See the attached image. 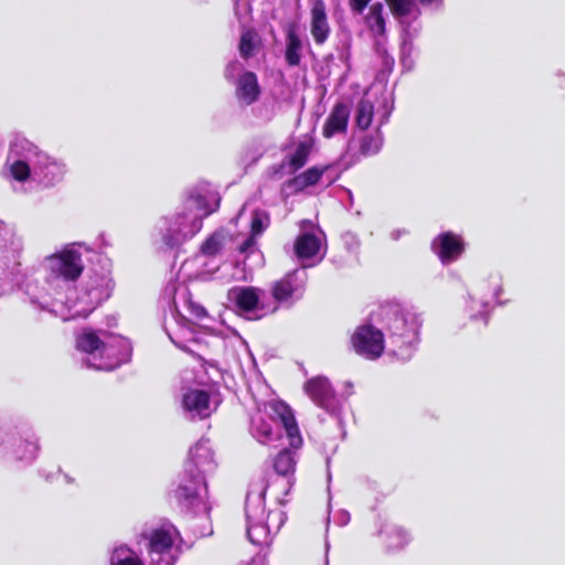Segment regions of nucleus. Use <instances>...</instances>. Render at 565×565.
<instances>
[{
	"label": "nucleus",
	"instance_id": "obj_1",
	"mask_svg": "<svg viewBox=\"0 0 565 565\" xmlns=\"http://www.w3.org/2000/svg\"><path fill=\"white\" fill-rule=\"evenodd\" d=\"M52 274L53 295L31 296L30 301L40 310H46L63 321L86 318L104 300L108 299L114 287L108 275L90 277L81 289L74 287L83 269L82 254L75 245L45 258Z\"/></svg>",
	"mask_w": 565,
	"mask_h": 565
},
{
	"label": "nucleus",
	"instance_id": "obj_2",
	"mask_svg": "<svg viewBox=\"0 0 565 565\" xmlns=\"http://www.w3.org/2000/svg\"><path fill=\"white\" fill-rule=\"evenodd\" d=\"M6 166L14 181H33L45 186L61 182L66 173L62 161L20 134H15L10 141Z\"/></svg>",
	"mask_w": 565,
	"mask_h": 565
},
{
	"label": "nucleus",
	"instance_id": "obj_3",
	"mask_svg": "<svg viewBox=\"0 0 565 565\" xmlns=\"http://www.w3.org/2000/svg\"><path fill=\"white\" fill-rule=\"evenodd\" d=\"M76 349L85 354L87 367L111 371L127 362L131 355L128 339L106 330L83 329L76 335Z\"/></svg>",
	"mask_w": 565,
	"mask_h": 565
},
{
	"label": "nucleus",
	"instance_id": "obj_4",
	"mask_svg": "<svg viewBox=\"0 0 565 565\" xmlns=\"http://www.w3.org/2000/svg\"><path fill=\"white\" fill-rule=\"evenodd\" d=\"M267 482L257 479L249 484L245 501V516L248 540L255 545H267L278 533L286 520L281 510L266 512L265 494Z\"/></svg>",
	"mask_w": 565,
	"mask_h": 565
},
{
	"label": "nucleus",
	"instance_id": "obj_5",
	"mask_svg": "<svg viewBox=\"0 0 565 565\" xmlns=\"http://www.w3.org/2000/svg\"><path fill=\"white\" fill-rule=\"evenodd\" d=\"M379 318L386 331L391 353L402 361L409 360L418 340V315L399 305H386L381 307Z\"/></svg>",
	"mask_w": 565,
	"mask_h": 565
},
{
	"label": "nucleus",
	"instance_id": "obj_6",
	"mask_svg": "<svg viewBox=\"0 0 565 565\" xmlns=\"http://www.w3.org/2000/svg\"><path fill=\"white\" fill-rule=\"evenodd\" d=\"M284 428L290 447L298 449L302 445L296 419L290 407L279 401L265 404L250 417V433L259 443L267 444L276 439Z\"/></svg>",
	"mask_w": 565,
	"mask_h": 565
},
{
	"label": "nucleus",
	"instance_id": "obj_7",
	"mask_svg": "<svg viewBox=\"0 0 565 565\" xmlns=\"http://www.w3.org/2000/svg\"><path fill=\"white\" fill-rule=\"evenodd\" d=\"M202 221L203 217L182 203L175 213L158 222L157 231L162 243L174 248L195 236L202 228Z\"/></svg>",
	"mask_w": 565,
	"mask_h": 565
},
{
	"label": "nucleus",
	"instance_id": "obj_8",
	"mask_svg": "<svg viewBox=\"0 0 565 565\" xmlns=\"http://www.w3.org/2000/svg\"><path fill=\"white\" fill-rule=\"evenodd\" d=\"M147 541L150 565H174L180 554L179 532L174 525L166 523L141 533Z\"/></svg>",
	"mask_w": 565,
	"mask_h": 565
},
{
	"label": "nucleus",
	"instance_id": "obj_9",
	"mask_svg": "<svg viewBox=\"0 0 565 565\" xmlns=\"http://www.w3.org/2000/svg\"><path fill=\"white\" fill-rule=\"evenodd\" d=\"M174 498L179 505L194 514L207 515L211 505L207 501V486L205 477L184 469L180 482L174 490Z\"/></svg>",
	"mask_w": 565,
	"mask_h": 565
},
{
	"label": "nucleus",
	"instance_id": "obj_10",
	"mask_svg": "<svg viewBox=\"0 0 565 565\" xmlns=\"http://www.w3.org/2000/svg\"><path fill=\"white\" fill-rule=\"evenodd\" d=\"M22 250V237L12 226L0 221V296L3 294L4 285L18 271Z\"/></svg>",
	"mask_w": 565,
	"mask_h": 565
},
{
	"label": "nucleus",
	"instance_id": "obj_11",
	"mask_svg": "<svg viewBox=\"0 0 565 565\" xmlns=\"http://www.w3.org/2000/svg\"><path fill=\"white\" fill-rule=\"evenodd\" d=\"M324 233L311 221L300 222V233L294 245L295 254L302 267H309L319 263L326 254Z\"/></svg>",
	"mask_w": 565,
	"mask_h": 565
},
{
	"label": "nucleus",
	"instance_id": "obj_12",
	"mask_svg": "<svg viewBox=\"0 0 565 565\" xmlns=\"http://www.w3.org/2000/svg\"><path fill=\"white\" fill-rule=\"evenodd\" d=\"M393 110L391 96L381 90L380 93L370 89L364 93L363 97L355 108V124L360 129H367L373 119L379 120V125H384Z\"/></svg>",
	"mask_w": 565,
	"mask_h": 565
},
{
	"label": "nucleus",
	"instance_id": "obj_13",
	"mask_svg": "<svg viewBox=\"0 0 565 565\" xmlns=\"http://www.w3.org/2000/svg\"><path fill=\"white\" fill-rule=\"evenodd\" d=\"M264 294L256 287H233L227 292V299L239 315L248 319H260L276 310V307L270 309L265 306L262 300Z\"/></svg>",
	"mask_w": 565,
	"mask_h": 565
},
{
	"label": "nucleus",
	"instance_id": "obj_14",
	"mask_svg": "<svg viewBox=\"0 0 565 565\" xmlns=\"http://www.w3.org/2000/svg\"><path fill=\"white\" fill-rule=\"evenodd\" d=\"M32 437L29 434L22 436L17 431L0 429V455H11L20 461H33L38 456L39 445Z\"/></svg>",
	"mask_w": 565,
	"mask_h": 565
},
{
	"label": "nucleus",
	"instance_id": "obj_15",
	"mask_svg": "<svg viewBox=\"0 0 565 565\" xmlns=\"http://www.w3.org/2000/svg\"><path fill=\"white\" fill-rule=\"evenodd\" d=\"M351 343L359 355L367 360H376L384 351L383 331L371 324H362L352 334Z\"/></svg>",
	"mask_w": 565,
	"mask_h": 565
},
{
	"label": "nucleus",
	"instance_id": "obj_16",
	"mask_svg": "<svg viewBox=\"0 0 565 565\" xmlns=\"http://www.w3.org/2000/svg\"><path fill=\"white\" fill-rule=\"evenodd\" d=\"M220 201V194L211 183L199 182L188 190L183 204L204 218L217 210Z\"/></svg>",
	"mask_w": 565,
	"mask_h": 565
},
{
	"label": "nucleus",
	"instance_id": "obj_17",
	"mask_svg": "<svg viewBox=\"0 0 565 565\" xmlns=\"http://www.w3.org/2000/svg\"><path fill=\"white\" fill-rule=\"evenodd\" d=\"M307 279V274L302 269L288 273L274 284L271 289L274 299L279 303L292 305L303 296Z\"/></svg>",
	"mask_w": 565,
	"mask_h": 565
},
{
	"label": "nucleus",
	"instance_id": "obj_18",
	"mask_svg": "<svg viewBox=\"0 0 565 565\" xmlns=\"http://www.w3.org/2000/svg\"><path fill=\"white\" fill-rule=\"evenodd\" d=\"M305 391L316 405L331 415H338L341 402L327 377L316 376L308 380L305 383Z\"/></svg>",
	"mask_w": 565,
	"mask_h": 565
},
{
	"label": "nucleus",
	"instance_id": "obj_19",
	"mask_svg": "<svg viewBox=\"0 0 565 565\" xmlns=\"http://www.w3.org/2000/svg\"><path fill=\"white\" fill-rule=\"evenodd\" d=\"M184 469L204 477L215 469L214 454L207 439L199 440L190 449Z\"/></svg>",
	"mask_w": 565,
	"mask_h": 565
},
{
	"label": "nucleus",
	"instance_id": "obj_20",
	"mask_svg": "<svg viewBox=\"0 0 565 565\" xmlns=\"http://www.w3.org/2000/svg\"><path fill=\"white\" fill-rule=\"evenodd\" d=\"M365 24L372 35L376 39V46L379 52L383 54L384 65L387 68H392L394 65V58L388 56L386 51L381 46V38L385 36L386 22L384 18V6L381 2L373 3L370 7L369 13L364 18Z\"/></svg>",
	"mask_w": 565,
	"mask_h": 565
},
{
	"label": "nucleus",
	"instance_id": "obj_21",
	"mask_svg": "<svg viewBox=\"0 0 565 565\" xmlns=\"http://www.w3.org/2000/svg\"><path fill=\"white\" fill-rule=\"evenodd\" d=\"M181 404L184 415L190 419L206 418L213 412L210 395L203 390H188L182 395Z\"/></svg>",
	"mask_w": 565,
	"mask_h": 565
},
{
	"label": "nucleus",
	"instance_id": "obj_22",
	"mask_svg": "<svg viewBox=\"0 0 565 565\" xmlns=\"http://www.w3.org/2000/svg\"><path fill=\"white\" fill-rule=\"evenodd\" d=\"M433 250L437 254L443 264H449L460 257L463 252V241L459 235L445 232L438 235L431 244Z\"/></svg>",
	"mask_w": 565,
	"mask_h": 565
},
{
	"label": "nucleus",
	"instance_id": "obj_23",
	"mask_svg": "<svg viewBox=\"0 0 565 565\" xmlns=\"http://www.w3.org/2000/svg\"><path fill=\"white\" fill-rule=\"evenodd\" d=\"M310 33L318 45L326 43L331 33L327 8L323 0H311Z\"/></svg>",
	"mask_w": 565,
	"mask_h": 565
},
{
	"label": "nucleus",
	"instance_id": "obj_24",
	"mask_svg": "<svg viewBox=\"0 0 565 565\" xmlns=\"http://www.w3.org/2000/svg\"><path fill=\"white\" fill-rule=\"evenodd\" d=\"M392 13L404 26L405 36L412 39L418 33L417 28H412L411 22L415 21L420 11L414 0H386Z\"/></svg>",
	"mask_w": 565,
	"mask_h": 565
},
{
	"label": "nucleus",
	"instance_id": "obj_25",
	"mask_svg": "<svg viewBox=\"0 0 565 565\" xmlns=\"http://www.w3.org/2000/svg\"><path fill=\"white\" fill-rule=\"evenodd\" d=\"M351 109L345 103H338L331 109L323 125L322 135L332 138L337 135H344L348 129Z\"/></svg>",
	"mask_w": 565,
	"mask_h": 565
},
{
	"label": "nucleus",
	"instance_id": "obj_26",
	"mask_svg": "<svg viewBox=\"0 0 565 565\" xmlns=\"http://www.w3.org/2000/svg\"><path fill=\"white\" fill-rule=\"evenodd\" d=\"M260 94L257 76L253 72H244L236 82L235 95L243 106L254 104Z\"/></svg>",
	"mask_w": 565,
	"mask_h": 565
},
{
	"label": "nucleus",
	"instance_id": "obj_27",
	"mask_svg": "<svg viewBox=\"0 0 565 565\" xmlns=\"http://www.w3.org/2000/svg\"><path fill=\"white\" fill-rule=\"evenodd\" d=\"M269 221V214L266 211H254L250 222L252 235L239 246L242 254H253L257 252L255 236L262 234L267 228Z\"/></svg>",
	"mask_w": 565,
	"mask_h": 565
},
{
	"label": "nucleus",
	"instance_id": "obj_28",
	"mask_svg": "<svg viewBox=\"0 0 565 565\" xmlns=\"http://www.w3.org/2000/svg\"><path fill=\"white\" fill-rule=\"evenodd\" d=\"M109 565H146V563L135 550L122 543L114 546Z\"/></svg>",
	"mask_w": 565,
	"mask_h": 565
},
{
	"label": "nucleus",
	"instance_id": "obj_29",
	"mask_svg": "<svg viewBox=\"0 0 565 565\" xmlns=\"http://www.w3.org/2000/svg\"><path fill=\"white\" fill-rule=\"evenodd\" d=\"M328 170V167L319 168L312 167L305 172L298 174L290 181V186L296 191L303 190L310 185H315L321 179L322 174Z\"/></svg>",
	"mask_w": 565,
	"mask_h": 565
},
{
	"label": "nucleus",
	"instance_id": "obj_30",
	"mask_svg": "<svg viewBox=\"0 0 565 565\" xmlns=\"http://www.w3.org/2000/svg\"><path fill=\"white\" fill-rule=\"evenodd\" d=\"M302 42L298 34L290 30L287 34L286 61L290 66H297L301 60Z\"/></svg>",
	"mask_w": 565,
	"mask_h": 565
},
{
	"label": "nucleus",
	"instance_id": "obj_31",
	"mask_svg": "<svg viewBox=\"0 0 565 565\" xmlns=\"http://www.w3.org/2000/svg\"><path fill=\"white\" fill-rule=\"evenodd\" d=\"M310 150L311 145L308 141H301L296 146L294 152L288 157L290 171L294 172L306 164Z\"/></svg>",
	"mask_w": 565,
	"mask_h": 565
},
{
	"label": "nucleus",
	"instance_id": "obj_32",
	"mask_svg": "<svg viewBox=\"0 0 565 565\" xmlns=\"http://www.w3.org/2000/svg\"><path fill=\"white\" fill-rule=\"evenodd\" d=\"M296 460L294 454L287 449L281 450L274 460V468L276 472L281 476L294 472Z\"/></svg>",
	"mask_w": 565,
	"mask_h": 565
},
{
	"label": "nucleus",
	"instance_id": "obj_33",
	"mask_svg": "<svg viewBox=\"0 0 565 565\" xmlns=\"http://www.w3.org/2000/svg\"><path fill=\"white\" fill-rule=\"evenodd\" d=\"M258 42V35L253 30H246L241 35L239 53L244 58L253 56Z\"/></svg>",
	"mask_w": 565,
	"mask_h": 565
},
{
	"label": "nucleus",
	"instance_id": "obj_34",
	"mask_svg": "<svg viewBox=\"0 0 565 565\" xmlns=\"http://www.w3.org/2000/svg\"><path fill=\"white\" fill-rule=\"evenodd\" d=\"M191 331L186 328H181L179 333H170L168 332V335L171 340V342L178 347L179 349L192 353L193 348L191 344L198 343V339L194 337L186 338L188 334H190Z\"/></svg>",
	"mask_w": 565,
	"mask_h": 565
},
{
	"label": "nucleus",
	"instance_id": "obj_35",
	"mask_svg": "<svg viewBox=\"0 0 565 565\" xmlns=\"http://www.w3.org/2000/svg\"><path fill=\"white\" fill-rule=\"evenodd\" d=\"M383 145V137L380 130L375 135L365 136L361 142V151L365 156L377 153Z\"/></svg>",
	"mask_w": 565,
	"mask_h": 565
},
{
	"label": "nucleus",
	"instance_id": "obj_36",
	"mask_svg": "<svg viewBox=\"0 0 565 565\" xmlns=\"http://www.w3.org/2000/svg\"><path fill=\"white\" fill-rule=\"evenodd\" d=\"M223 247V236L215 233L211 235L201 246V252L206 256L216 255Z\"/></svg>",
	"mask_w": 565,
	"mask_h": 565
},
{
	"label": "nucleus",
	"instance_id": "obj_37",
	"mask_svg": "<svg viewBox=\"0 0 565 565\" xmlns=\"http://www.w3.org/2000/svg\"><path fill=\"white\" fill-rule=\"evenodd\" d=\"M468 309L470 310L471 319L476 320L478 318L484 319L487 321L488 315V302L483 299L476 300L475 297L470 296V302L468 303Z\"/></svg>",
	"mask_w": 565,
	"mask_h": 565
},
{
	"label": "nucleus",
	"instance_id": "obj_38",
	"mask_svg": "<svg viewBox=\"0 0 565 565\" xmlns=\"http://www.w3.org/2000/svg\"><path fill=\"white\" fill-rule=\"evenodd\" d=\"M235 12L243 24L248 21L250 6L248 0H237L235 4Z\"/></svg>",
	"mask_w": 565,
	"mask_h": 565
},
{
	"label": "nucleus",
	"instance_id": "obj_39",
	"mask_svg": "<svg viewBox=\"0 0 565 565\" xmlns=\"http://www.w3.org/2000/svg\"><path fill=\"white\" fill-rule=\"evenodd\" d=\"M412 50H413L412 42L405 39L403 41L402 49H401V54H402L401 58H402L403 66L407 67L408 70H411L413 67V62L411 58Z\"/></svg>",
	"mask_w": 565,
	"mask_h": 565
},
{
	"label": "nucleus",
	"instance_id": "obj_40",
	"mask_svg": "<svg viewBox=\"0 0 565 565\" xmlns=\"http://www.w3.org/2000/svg\"><path fill=\"white\" fill-rule=\"evenodd\" d=\"M342 241L349 252H355L360 246L358 236L352 232H347L342 235Z\"/></svg>",
	"mask_w": 565,
	"mask_h": 565
},
{
	"label": "nucleus",
	"instance_id": "obj_41",
	"mask_svg": "<svg viewBox=\"0 0 565 565\" xmlns=\"http://www.w3.org/2000/svg\"><path fill=\"white\" fill-rule=\"evenodd\" d=\"M185 306L191 315L195 318H203L206 316V310L199 303L193 302L192 300H188Z\"/></svg>",
	"mask_w": 565,
	"mask_h": 565
},
{
	"label": "nucleus",
	"instance_id": "obj_42",
	"mask_svg": "<svg viewBox=\"0 0 565 565\" xmlns=\"http://www.w3.org/2000/svg\"><path fill=\"white\" fill-rule=\"evenodd\" d=\"M242 70V64L238 61H233L227 64L225 68V77L227 79H233L238 72Z\"/></svg>",
	"mask_w": 565,
	"mask_h": 565
},
{
	"label": "nucleus",
	"instance_id": "obj_43",
	"mask_svg": "<svg viewBox=\"0 0 565 565\" xmlns=\"http://www.w3.org/2000/svg\"><path fill=\"white\" fill-rule=\"evenodd\" d=\"M370 2L371 0H350V7L352 11L362 13Z\"/></svg>",
	"mask_w": 565,
	"mask_h": 565
},
{
	"label": "nucleus",
	"instance_id": "obj_44",
	"mask_svg": "<svg viewBox=\"0 0 565 565\" xmlns=\"http://www.w3.org/2000/svg\"><path fill=\"white\" fill-rule=\"evenodd\" d=\"M350 522V513L348 511H339L335 515V523L340 526H344Z\"/></svg>",
	"mask_w": 565,
	"mask_h": 565
},
{
	"label": "nucleus",
	"instance_id": "obj_45",
	"mask_svg": "<svg viewBox=\"0 0 565 565\" xmlns=\"http://www.w3.org/2000/svg\"><path fill=\"white\" fill-rule=\"evenodd\" d=\"M422 4L433 6L434 8H439L441 6V0H419Z\"/></svg>",
	"mask_w": 565,
	"mask_h": 565
},
{
	"label": "nucleus",
	"instance_id": "obj_46",
	"mask_svg": "<svg viewBox=\"0 0 565 565\" xmlns=\"http://www.w3.org/2000/svg\"><path fill=\"white\" fill-rule=\"evenodd\" d=\"M500 292H501V286L499 284H497L493 288V298L498 300Z\"/></svg>",
	"mask_w": 565,
	"mask_h": 565
},
{
	"label": "nucleus",
	"instance_id": "obj_47",
	"mask_svg": "<svg viewBox=\"0 0 565 565\" xmlns=\"http://www.w3.org/2000/svg\"><path fill=\"white\" fill-rule=\"evenodd\" d=\"M403 233H404V231H399V230H397V231H393V232H392V234H391V237H392L393 239H395V241H396V239H398V238H399V236H401Z\"/></svg>",
	"mask_w": 565,
	"mask_h": 565
},
{
	"label": "nucleus",
	"instance_id": "obj_48",
	"mask_svg": "<svg viewBox=\"0 0 565 565\" xmlns=\"http://www.w3.org/2000/svg\"><path fill=\"white\" fill-rule=\"evenodd\" d=\"M66 480H67V482H72V479L67 476H66Z\"/></svg>",
	"mask_w": 565,
	"mask_h": 565
}]
</instances>
